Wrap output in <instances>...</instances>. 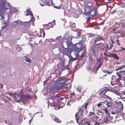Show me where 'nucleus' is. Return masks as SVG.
<instances>
[{"instance_id": "obj_33", "label": "nucleus", "mask_w": 125, "mask_h": 125, "mask_svg": "<svg viewBox=\"0 0 125 125\" xmlns=\"http://www.w3.org/2000/svg\"><path fill=\"white\" fill-rule=\"evenodd\" d=\"M125 67V65H123L119 67L117 69H115V71H117L118 70H120L122 69L123 68H124Z\"/></svg>"}, {"instance_id": "obj_57", "label": "nucleus", "mask_w": 125, "mask_h": 125, "mask_svg": "<svg viewBox=\"0 0 125 125\" xmlns=\"http://www.w3.org/2000/svg\"><path fill=\"white\" fill-rule=\"evenodd\" d=\"M93 40H91L90 42V44H91V45L93 44Z\"/></svg>"}, {"instance_id": "obj_52", "label": "nucleus", "mask_w": 125, "mask_h": 125, "mask_svg": "<svg viewBox=\"0 0 125 125\" xmlns=\"http://www.w3.org/2000/svg\"><path fill=\"white\" fill-rule=\"evenodd\" d=\"M77 36H76L74 37H73V38H79V35L77 33H76Z\"/></svg>"}, {"instance_id": "obj_18", "label": "nucleus", "mask_w": 125, "mask_h": 125, "mask_svg": "<svg viewBox=\"0 0 125 125\" xmlns=\"http://www.w3.org/2000/svg\"><path fill=\"white\" fill-rule=\"evenodd\" d=\"M112 31L113 33L114 32L115 34L117 35V33H121L122 30H119L118 28L117 27H115L112 30Z\"/></svg>"}, {"instance_id": "obj_43", "label": "nucleus", "mask_w": 125, "mask_h": 125, "mask_svg": "<svg viewBox=\"0 0 125 125\" xmlns=\"http://www.w3.org/2000/svg\"><path fill=\"white\" fill-rule=\"evenodd\" d=\"M119 40L118 39H117L115 41V42L116 43L117 45H120V43L119 42Z\"/></svg>"}, {"instance_id": "obj_4", "label": "nucleus", "mask_w": 125, "mask_h": 125, "mask_svg": "<svg viewBox=\"0 0 125 125\" xmlns=\"http://www.w3.org/2000/svg\"><path fill=\"white\" fill-rule=\"evenodd\" d=\"M74 53L75 54L76 57L75 58H74L71 56V55L70 49L65 47L63 45V54H66L69 57L70 60V61H75L76 59L79 56V54H78V55L77 56L76 53L75 52Z\"/></svg>"}, {"instance_id": "obj_48", "label": "nucleus", "mask_w": 125, "mask_h": 125, "mask_svg": "<svg viewBox=\"0 0 125 125\" xmlns=\"http://www.w3.org/2000/svg\"><path fill=\"white\" fill-rule=\"evenodd\" d=\"M105 45H106L105 47L106 49V50H109V46L108 44H107L106 43Z\"/></svg>"}, {"instance_id": "obj_15", "label": "nucleus", "mask_w": 125, "mask_h": 125, "mask_svg": "<svg viewBox=\"0 0 125 125\" xmlns=\"http://www.w3.org/2000/svg\"><path fill=\"white\" fill-rule=\"evenodd\" d=\"M116 106H117L118 109L122 110L123 109V105L121 102H116Z\"/></svg>"}, {"instance_id": "obj_40", "label": "nucleus", "mask_w": 125, "mask_h": 125, "mask_svg": "<svg viewBox=\"0 0 125 125\" xmlns=\"http://www.w3.org/2000/svg\"><path fill=\"white\" fill-rule=\"evenodd\" d=\"M75 94H70V98L71 99L74 100L75 99Z\"/></svg>"}, {"instance_id": "obj_6", "label": "nucleus", "mask_w": 125, "mask_h": 125, "mask_svg": "<svg viewBox=\"0 0 125 125\" xmlns=\"http://www.w3.org/2000/svg\"><path fill=\"white\" fill-rule=\"evenodd\" d=\"M112 119V117H111L108 114L106 115L104 118L102 122H101V118L99 119V121H97L96 123L95 124V125H97L100 124H102L104 123H109L110 122V121Z\"/></svg>"}, {"instance_id": "obj_54", "label": "nucleus", "mask_w": 125, "mask_h": 125, "mask_svg": "<svg viewBox=\"0 0 125 125\" xmlns=\"http://www.w3.org/2000/svg\"><path fill=\"white\" fill-rule=\"evenodd\" d=\"M121 49L120 50V51H122L123 50L125 51V48H124L122 46L121 47Z\"/></svg>"}, {"instance_id": "obj_59", "label": "nucleus", "mask_w": 125, "mask_h": 125, "mask_svg": "<svg viewBox=\"0 0 125 125\" xmlns=\"http://www.w3.org/2000/svg\"><path fill=\"white\" fill-rule=\"evenodd\" d=\"M91 19V17L90 16L88 18H86V20L87 21Z\"/></svg>"}, {"instance_id": "obj_55", "label": "nucleus", "mask_w": 125, "mask_h": 125, "mask_svg": "<svg viewBox=\"0 0 125 125\" xmlns=\"http://www.w3.org/2000/svg\"><path fill=\"white\" fill-rule=\"evenodd\" d=\"M22 32L24 33H27L28 32V31L27 30H23Z\"/></svg>"}, {"instance_id": "obj_29", "label": "nucleus", "mask_w": 125, "mask_h": 125, "mask_svg": "<svg viewBox=\"0 0 125 125\" xmlns=\"http://www.w3.org/2000/svg\"><path fill=\"white\" fill-rule=\"evenodd\" d=\"M109 91V89H105L103 90L102 91L100 92V94H105L107 92Z\"/></svg>"}, {"instance_id": "obj_1", "label": "nucleus", "mask_w": 125, "mask_h": 125, "mask_svg": "<svg viewBox=\"0 0 125 125\" xmlns=\"http://www.w3.org/2000/svg\"><path fill=\"white\" fill-rule=\"evenodd\" d=\"M6 0H0V17H1L0 20L4 18V14L6 10L9 9L7 6L9 8L10 10V13L11 14L15 13L18 11L16 8L11 6L9 2H7V6H6Z\"/></svg>"}, {"instance_id": "obj_19", "label": "nucleus", "mask_w": 125, "mask_h": 125, "mask_svg": "<svg viewBox=\"0 0 125 125\" xmlns=\"http://www.w3.org/2000/svg\"><path fill=\"white\" fill-rule=\"evenodd\" d=\"M121 78L119 76V77L116 78L115 79V82L116 84H118L120 87H121L123 86L121 84V83L119 82V80L121 79Z\"/></svg>"}, {"instance_id": "obj_32", "label": "nucleus", "mask_w": 125, "mask_h": 125, "mask_svg": "<svg viewBox=\"0 0 125 125\" xmlns=\"http://www.w3.org/2000/svg\"><path fill=\"white\" fill-rule=\"evenodd\" d=\"M97 114L99 115H103V112L102 111H101L98 110L97 111Z\"/></svg>"}, {"instance_id": "obj_44", "label": "nucleus", "mask_w": 125, "mask_h": 125, "mask_svg": "<svg viewBox=\"0 0 125 125\" xmlns=\"http://www.w3.org/2000/svg\"><path fill=\"white\" fill-rule=\"evenodd\" d=\"M23 89H22L20 91V92H18V94H24L23 93Z\"/></svg>"}, {"instance_id": "obj_26", "label": "nucleus", "mask_w": 125, "mask_h": 125, "mask_svg": "<svg viewBox=\"0 0 125 125\" xmlns=\"http://www.w3.org/2000/svg\"><path fill=\"white\" fill-rule=\"evenodd\" d=\"M123 31H122V32L121 33H119L120 34H117V36L118 38H119L122 37V38H123L125 36V35L123 33Z\"/></svg>"}, {"instance_id": "obj_47", "label": "nucleus", "mask_w": 125, "mask_h": 125, "mask_svg": "<svg viewBox=\"0 0 125 125\" xmlns=\"http://www.w3.org/2000/svg\"><path fill=\"white\" fill-rule=\"evenodd\" d=\"M72 103L71 101H69L67 103V105L69 106H70L71 104Z\"/></svg>"}, {"instance_id": "obj_39", "label": "nucleus", "mask_w": 125, "mask_h": 125, "mask_svg": "<svg viewBox=\"0 0 125 125\" xmlns=\"http://www.w3.org/2000/svg\"><path fill=\"white\" fill-rule=\"evenodd\" d=\"M70 26L72 27H74L75 26V23L71 21H70Z\"/></svg>"}, {"instance_id": "obj_45", "label": "nucleus", "mask_w": 125, "mask_h": 125, "mask_svg": "<svg viewBox=\"0 0 125 125\" xmlns=\"http://www.w3.org/2000/svg\"><path fill=\"white\" fill-rule=\"evenodd\" d=\"M70 78H63V81H66L69 80H70Z\"/></svg>"}, {"instance_id": "obj_31", "label": "nucleus", "mask_w": 125, "mask_h": 125, "mask_svg": "<svg viewBox=\"0 0 125 125\" xmlns=\"http://www.w3.org/2000/svg\"><path fill=\"white\" fill-rule=\"evenodd\" d=\"M45 3L48 6H51L52 4V2L51 0H48Z\"/></svg>"}, {"instance_id": "obj_41", "label": "nucleus", "mask_w": 125, "mask_h": 125, "mask_svg": "<svg viewBox=\"0 0 125 125\" xmlns=\"http://www.w3.org/2000/svg\"><path fill=\"white\" fill-rule=\"evenodd\" d=\"M24 57L25 59V61L28 62H31V60L28 57H27L26 56H25Z\"/></svg>"}, {"instance_id": "obj_9", "label": "nucleus", "mask_w": 125, "mask_h": 125, "mask_svg": "<svg viewBox=\"0 0 125 125\" xmlns=\"http://www.w3.org/2000/svg\"><path fill=\"white\" fill-rule=\"evenodd\" d=\"M69 62H65L64 60H63V70L66 69L68 70L67 73L66 75V76L70 74V68L68 66Z\"/></svg>"}, {"instance_id": "obj_42", "label": "nucleus", "mask_w": 125, "mask_h": 125, "mask_svg": "<svg viewBox=\"0 0 125 125\" xmlns=\"http://www.w3.org/2000/svg\"><path fill=\"white\" fill-rule=\"evenodd\" d=\"M119 73L121 74H124L125 75V71H120L119 72Z\"/></svg>"}, {"instance_id": "obj_37", "label": "nucleus", "mask_w": 125, "mask_h": 125, "mask_svg": "<svg viewBox=\"0 0 125 125\" xmlns=\"http://www.w3.org/2000/svg\"><path fill=\"white\" fill-rule=\"evenodd\" d=\"M102 71H103V72H104V73H107L109 74H111L112 72H110L108 70H103Z\"/></svg>"}, {"instance_id": "obj_16", "label": "nucleus", "mask_w": 125, "mask_h": 125, "mask_svg": "<svg viewBox=\"0 0 125 125\" xmlns=\"http://www.w3.org/2000/svg\"><path fill=\"white\" fill-rule=\"evenodd\" d=\"M15 99L16 100L19 102L21 101L22 98V96L21 95H18V94H14Z\"/></svg>"}, {"instance_id": "obj_58", "label": "nucleus", "mask_w": 125, "mask_h": 125, "mask_svg": "<svg viewBox=\"0 0 125 125\" xmlns=\"http://www.w3.org/2000/svg\"><path fill=\"white\" fill-rule=\"evenodd\" d=\"M123 80L124 84L125 85V76H123Z\"/></svg>"}, {"instance_id": "obj_7", "label": "nucleus", "mask_w": 125, "mask_h": 125, "mask_svg": "<svg viewBox=\"0 0 125 125\" xmlns=\"http://www.w3.org/2000/svg\"><path fill=\"white\" fill-rule=\"evenodd\" d=\"M91 10L89 8H86L85 9L84 12V14L86 15L89 16L91 15V16H93L96 14V11L95 10L93 9L90 11Z\"/></svg>"}, {"instance_id": "obj_12", "label": "nucleus", "mask_w": 125, "mask_h": 125, "mask_svg": "<svg viewBox=\"0 0 125 125\" xmlns=\"http://www.w3.org/2000/svg\"><path fill=\"white\" fill-rule=\"evenodd\" d=\"M26 15L28 16L29 15H30L31 16V20H30L28 22H29L31 21H32V22L33 23L34 21V18L33 16V13L31 12L29 10H27L26 11Z\"/></svg>"}, {"instance_id": "obj_38", "label": "nucleus", "mask_w": 125, "mask_h": 125, "mask_svg": "<svg viewBox=\"0 0 125 125\" xmlns=\"http://www.w3.org/2000/svg\"><path fill=\"white\" fill-rule=\"evenodd\" d=\"M117 95V96H116V97L118 99H125V97H122L121 96V94H116Z\"/></svg>"}, {"instance_id": "obj_56", "label": "nucleus", "mask_w": 125, "mask_h": 125, "mask_svg": "<svg viewBox=\"0 0 125 125\" xmlns=\"http://www.w3.org/2000/svg\"><path fill=\"white\" fill-rule=\"evenodd\" d=\"M3 97L4 98H7L8 100H9V99H10V98L9 97H8L7 96H4V97Z\"/></svg>"}, {"instance_id": "obj_17", "label": "nucleus", "mask_w": 125, "mask_h": 125, "mask_svg": "<svg viewBox=\"0 0 125 125\" xmlns=\"http://www.w3.org/2000/svg\"><path fill=\"white\" fill-rule=\"evenodd\" d=\"M103 40V37L102 36L99 35L95 39L94 42V44H95L97 42Z\"/></svg>"}, {"instance_id": "obj_30", "label": "nucleus", "mask_w": 125, "mask_h": 125, "mask_svg": "<svg viewBox=\"0 0 125 125\" xmlns=\"http://www.w3.org/2000/svg\"><path fill=\"white\" fill-rule=\"evenodd\" d=\"M85 119L84 118L83 120L82 119V120H83V122L81 124H82L83 123L84 121V123L83 124V125H91L90 124H89L88 122L87 121H86L85 122Z\"/></svg>"}, {"instance_id": "obj_61", "label": "nucleus", "mask_w": 125, "mask_h": 125, "mask_svg": "<svg viewBox=\"0 0 125 125\" xmlns=\"http://www.w3.org/2000/svg\"><path fill=\"white\" fill-rule=\"evenodd\" d=\"M55 8H57V9H60V6H59L58 7L57 6H56L55 7Z\"/></svg>"}, {"instance_id": "obj_23", "label": "nucleus", "mask_w": 125, "mask_h": 125, "mask_svg": "<svg viewBox=\"0 0 125 125\" xmlns=\"http://www.w3.org/2000/svg\"><path fill=\"white\" fill-rule=\"evenodd\" d=\"M124 113H122L120 112L119 111H118V113L117 114V115L116 116V117L117 118L118 117H121L122 118H123V119H124Z\"/></svg>"}, {"instance_id": "obj_2", "label": "nucleus", "mask_w": 125, "mask_h": 125, "mask_svg": "<svg viewBox=\"0 0 125 125\" xmlns=\"http://www.w3.org/2000/svg\"><path fill=\"white\" fill-rule=\"evenodd\" d=\"M72 40V38L68 37L66 40H65L64 42L67 44L66 48L73 49L75 52H76L77 55L78 56L79 52L83 49V47L82 44L79 43L73 45L71 42Z\"/></svg>"}, {"instance_id": "obj_8", "label": "nucleus", "mask_w": 125, "mask_h": 125, "mask_svg": "<svg viewBox=\"0 0 125 125\" xmlns=\"http://www.w3.org/2000/svg\"><path fill=\"white\" fill-rule=\"evenodd\" d=\"M29 22H22L20 20H18L17 21H15L12 23V26L14 28H15L18 25L20 24L21 25H26V24H27Z\"/></svg>"}, {"instance_id": "obj_36", "label": "nucleus", "mask_w": 125, "mask_h": 125, "mask_svg": "<svg viewBox=\"0 0 125 125\" xmlns=\"http://www.w3.org/2000/svg\"><path fill=\"white\" fill-rule=\"evenodd\" d=\"M112 103L111 102H108L106 103V105L108 107H110L112 105Z\"/></svg>"}, {"instance_id": "obj_51", "label": "nucleus", "mask_w": 125, "mask_h": 125, "mask_svg": "<svg viewBox=\"0 0 125 125\" xmlns=\"http://www.w3.org/2000/svg\"><path fill=\"white\" fill-rule=\"evenodd\" d=\"M113 80H111V85H115V84H116V83L115 82H113Z\"/></svg>"}, {"instance_id": "obj_50", "label": "nucleus", "mask_w": 125, "mask_h": 125, "mask_svg": "<svg viewBox=\"0 0 125 125\" xmlns=\"http://www.w3.org/2000/svg\"><path fill=\"white\" fill-rule=\"evenodd\" d=\"M102 103H103V102H100L99 103H98L97 104V106L98 107H99L101 106V105H102V104H101Z\"/></svg>"}, {"instance_id": "obj_20", "label": "nucleus", "mask_w": 125, "mask_h": 125, "mask_svg": "<svg viewBox=\"0 0 125 125\" xmlns=\"http://www.w3.org/2000/svg\"><path fill=\"white\" fill-rule=\"evenodd\" d=\"M83 88V87L80 85L76 87V89L78 91H79L80 93H82V94H83L84 92Z\"/></svg>"}, {"instance_id": "obj_64", "label": "nucleus", "mask_w": 125, "mask_h": 125, "mask_svg": "<svg viewBox=\"0 0 125 125\" xmlns=\"http://www.w3.org/2000/svg\"><path fill=\"white\" fill-rule=\"evenodd\" d=\"M51 39L52 40L53 42H54L55 41V40L53 39V38H51Z\"/></svg>"}, {"instance_id": "obj_10", "label": "nucleus", "mask_w": 125, "mask_h": 125, "mask_svg": "<svg viewBox=\"0 0 125 125\" xmlns=\"http://www.w3.org/2000/svg\"><path fill=\"white\" fill-rule=\"evenodd\" d=\"M71 87V84L70 83L65 84L63 83V93H66V90L67 89H69Z\"/></svg>"}, {"instance_id": "obj_35", "label": "nucleus", "mask_w": 125, "mask_h": 125, "mask_svg": "<svg viewBox=\"0 0 125 125\" xmlns=\"http://www.w3.org/2000/svg\"><path fill=\"white\" fill-rule=\"evenodd\" d=\"M95 44H94V42L93 45L91 47L93 51H94L96 49V47Z\"/></svg>"}, {"instance_id": "obj_28", "label": "nucleus", "mask_w": 125, "mask_h": 125, "mask_svg": "<svg viewBox=\"0 0 125 125\" xmlns=\"http://www.w3.org/2000/svg\"><path fill=\"white\" fill-rule=\"evenodd\" d=\"M102 97L104 98L111 100V98L109 96L106 95L105 94H102Z\"/></svg>"}, {"instance_id": "obj_11", "label": "nucleus", "mask_w": 125, "mask_h": 125, "mask_svg": "<svg viewBox=\"0 0 125 125\" xmlns=\"http://www.w3.org/2000/svg\"><path fill=\"white\" fill-rule=\"evenodd\" d=\"M104 55L106 56H108L110 58H113L115 59L118 60L119 58L117 54L115 53H110L108 55H107L105 52L104 53Z\"/></svg>"}, {"instance_id": "obj_5", "label": "nucleus", "mask_w": 125, "mask_h": 125, "mask_svg": "<svg viewBox=\"0 0 125 125\" xmlns=\"http://www.w3.org/2000/svg\"><path fill=\"white\" fill-rule=\"evenodd\" d=\"M54 83L58 84L57 86H54L52 88L55 89L60 90L62 89V78H60L54 81Z\"/></svg>"}, {"instance_id": "obj_62", "label": "nucleus", "mask_w": 125, "mask_h": 125, "mask_svg": "<svg viewBox=\"0 0 125 125\" xmlns=\"http://www.w3.org/2000/svg\"><path fill=\"white\" fill-rule=\"evenodd\" d=\"M43 37H44L45 35V33L44 32V31H43Z\"/></svg>"}, {"instance_id": "obj_34", "label": "nucleus", "mask_w": 125, "mask_h": 125, "mask_svg": "<svg viewBox=\"0 0 125 125\" xmlns=\"http://www.w3.org/2000/svg\"><path fill=\"white\" fill-rule=\"evenodd\" d=\"M54 121L58 123H60L61 122V121H60L57 117H55L54 119Z\"/></svg>"}, {"instance_id": "obj_24", "label": "nucleus", "mask_w": 125, "mask_h": 125, "mask_svg": "<svg viewBox=\"0 0 125 125\" xmlns=\"http://www.w3.org/2000/svg\"><path fill=\"white\" fill-rule=\"evenodd\" d=\"M62 37L61 36H60L57 37L56 38V39L60 43H61L62 42Z\"/></svg>"}, {"instance_id": "obj_22", "label": "nucleus", "mask_w": 125, "mask_h": 125, "mask_svg": "<svg viewBox=\"0 0 125 125\" xmlns=\"http://www.w3.org/2000/svg\"><path fill=\"white\" fill-rule=\"evenodd\" d=\"M118 109L117 108H114L112 109V111L111 114H112L115 115L116 114H117L118 113Z\"/></svg>"}, {"instance_id": "obj_46", "label": "nucleus", "mask_w": 125, "mask_h": 125, "mask_svg": "<svg viewBox=\"0 0 125 125\" xmlns=\"http://www.w3.org/2000/svg\"><path fill=\"white\" fill-rule=\"evenodd\" d=\"M6 27V26H2L1 27V31H0V36H1V34H0V33H1V31H2L3 30V29L5 28V27Z\"/></svg>"}, {"instance_id": "obj_21", "label": "nucleus", "mask_w": 125, "mask_h": 125, "mask_svg": "<svg viewBox=\"0 0 125 125\" xmlns=\"http://www.w3.org/2000/svg\"><path fill=\"white\" fill-rule=\"evenodd\" d=\"M119 89L117 87H116L112 89H110L109 91L112 92L115 94H118L116 93L118 91Z\"/></svg>"}, {"instance_id": "obj_25", "label": "nucleus", "mask_w": 125, "mask_h": 125, "mask_svg": "<svg viewBox=\"0 0 125 125\" xmlns=\"http://www.w3.org/2000/svg\"><path fill=\"white\" fill-rule=\"evenodd\" d=\"M101 110L103 112H105L106 115L109 114V111L107 108L106 107L104 108H102L101 109Z\"/></svg>"}, {"instance_id": "obj_13", "label": "nucleus", "mask_w": 125, "mask_h": 125, "mask_svg": "<svg viewBox=\"0 0 125 125\" xmlns=\"http://www.w3.org/2000/svg\"><path fill=\"white\" fill-rule=\"evenodd\" d=\"M97 48L99 50H102L105 48V46L104 43H97L96 44Z\"/></svg>"}, {"instance_id": "obj_60", "label": "nucleus", "mask_w": 125, "mask_h": 125, "mask_svg": "<svg viewBox=\"0 0 125 125\" xmlns=\"http://www.w3.org/2000/svg\"><path fill=\"white\" fill-rule=\"evenodd\" d=\"M27 97L29 99H31V96H30L29 95L27 96Z\"/></svg>"}, {"instance_id": "obj_63", "label": "nucleus", "mask_w": 125, "mask_h": 125, "mask_svg": "<svg viewBox=\"0 0 125 125\" xmlns=\"http://www.w3.org/2000/svg\"><path fill=\"white\" fill-rule=\"evenodd\" d=\"M84 54L83 53L81 55H80V57H82L83 56Z\"/></svg>"}, {"instance_id": "obj_49", "label": "nucleus", "mask_w": 125, "mask_h": 125, "mask_svg": "<svg viewBox=\"0 0 125 125\" xmlns=\"http://www.w3.org/2000/svg\"><path fill=\"white\" fill-rule=\"evenodd\" d=\"M117 75L118 76V77H119V76L121 77V78L122 77V76L121 75V74L119 73V72H117L116 73Z\"/></svg>"}, {"instance_id": "obj_53", "label": "nucleus", "mask_w": 125, "mask_h": 125, "mask_svg": "<svg viewBox=\"0 0 125 125\" xmlns=\"http://www.w3.org/2000/svg\"><path fill=\"white\" fill-rule=\"evenodd\" d=\"M116 76H115V75H113L112 77V80H113H113L114 79H115V78H116Z\"/></svg>"}, {"instance_id": "obj_3", "label": "nucleus", "mask_w": 125, "mask_h": 125, "mask_svg": "<svg viewBox=\"0 0 125 125\" xmlns=\"http://www.w3.org/2000/svg\"><path fill=\"white\" fill-rule=\"evenodd\" d=\"M91 99L90 98L88 99L87 103L84 104L85 105L84 107H83V105H82L79 110L78 112L76 114L75 118L77 123L78 124H81L83 122V120H82V119L86 114L87 106Z\"/></svg>"}, {"instance_id": "obj_27", "label": "nucleus", "mask_w": 125, "mask_h": 125, "mask_svg": "<svg viewBox=\"0 0 125 125\" xmlns=\"http://www.w3.org/2000/svg\"><path fill=\"white\" fill-rule=\"evenodd\" d=\"M111 42L109 43V50H111L112 48L113 47V44L114 43V42L113 41L112 39L111 40Z\"/></svg>"}, {"instance_id": "obj_14", "label": "nucleus", "mask_w": 125, "mask_h": 125, "mask_svg": "<svg viewBox=\"0 0 125 125\" xmlns=\"http://www.w3.org/2000/svg\"><path fill=\"white\" fill-rule=\"evenodd\" d=\"M98 118V117L95 115H94L92 116L90 119V121L91 123L92 122L94 123L95 124L96 123V122L97 121H96L97 120ZM99 120L98 121H99ZM95 125V124H94Z\"/></svg>"}]
</instances>
